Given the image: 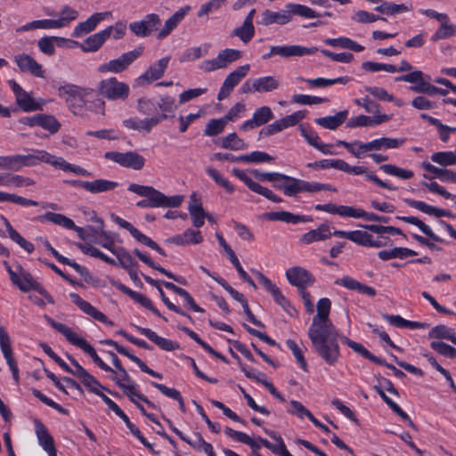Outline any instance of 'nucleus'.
<instances>
[{"label": "nucleus", "instance_id": "5fc2aeb1", "mask_svg": "<svg viewBox=\"0 0 456 456\" xmlns=\"http://www.w3.org/2000/svg\"><path fill=\"white\" fill-rule=\"evenodd\" d=\"M151 385L152 387H156L158 390H159L166 396L177 401L179 403L180 410L183 412L185 411V404H184L183 398L181 393L177 389L167 387V386H165L163 384H159V383H157L154 381H151Z\"/></svg>", "mask_w": 456, "mask_h": 456}, {"label": "nucleus", "instance_id": "ddd939ff", "mask_svg": "<svg viewBox=\"0 0 456 456\" xmlns=\"http://www.w3.org/2000/svg\"><path fill=\"white\" fill-rule=\"evenodd\" d=\"M285 276L290 285L297 289H304L315 282L314 276L306 269L301 266H293L287 269Z\"/></svg>", "mask_w": 456, "mask_h": 456}, {"label": "nucleus", "instance_id": "4c0bfd02", "mask_svg": "<svg viewBox=\"0 0 456 456\" xmlns=\"http://www.w3.org/2000/svg\"><path fill=\"white\" fill-rule=\"evenodd\" d=\"M348 114V110H344L337 112L334 116L317 118L314 122L324 128L335 130L346 120Z\"/></svg>", "mask_w": 456, "mask_h": 456}, {"label": "nucleus", "instance_id": "412c9836", "mask_svg": "<svg viewBox=\"0 0 456 456\" xmlns=\"http://www.w3.org/2000/svg\"><path fill=\"white\" fill-rule=\"evenodd\" d=\"M167 118V114H160L150 118L139 119L137 118H127L123 120L125 127L132 130L144 131L150 133L151 129L159 125L162 120Z\"/></svg>", "mask_w": 456, "mask_h": 456}, {"label": "nucleus", "instance_id": "6e6d98bb", "mask_svg": "<svg viewBox=\"0 0 456 456\" xmlns=\"http://www.w3.org/2000/svg\"><path fill=\"white\" fill-rule=\"evenodd\" d=\"M257 93H268L280 86V80L273 76H266L255 79Z\"/></svg>", "mask_w": 456, "mask_h": 456}, {"label": "nucleus", "instance_id": "79ce46f5", "mask_svg": "<svg viewBox=\"0 0 456 456\" xmlns=\"http://www.w3.org/2000/svg\"><path fill=\"white\" fill-rule=\"evenodd\" d=\"M188 9L189 7L180 9L176 12H175L171 17H169L166 20L164 27L159 31L157 37L159 39L166 38L183 20Z\"/></svg>", "mask_w": 456, "mask_h": 456}, {"label": "nucleus", "instance_id": "e433bc0d", "mask_svg": "<svg viewBox=\"0 0 456 456\" xmlns=\"http://www.w3.org/2000/svg\"><path fill=\"white\" fill-rule=\"evenodd\" d=\"M80 371V374L77 377V379H79V380L81 381V383L86 387H87V389L95 394L96 395H98L100 393H102V391L100 390V388L107 391L109 394H110L111 395L113 396H118V393L117 392H114V391H111L110 389L109 388H106L105 387H103L93 375H91L86 370L82 371L81 370H79Z\"/></svg>", "mask_w": 456, "mask_h": 456}, {"label": "nucleus", "instance_id": "09e8293b", "mask_svg": "<svg viewBox=\"0 0 456 456\" xmlns=\"http://www.w3.org/2000/svg\"><path fill=\"white\" fill-rule=\"evenodd\" d=\"M37 218L40 221H48L67 229L75 227L73 220L59 213L47 212L45 215L39 216Z\"/></svg>", "mask_w": 456, "mask_h": 456}, {"label": "nucleus", "instance_id": "9b49d317", "mask_svg": "<svg viewBox=\"0 0 456 456\" xmlns=\"http://www.w3.org/2000/svg\"><path fill=\"white\" fill-rule=\"evenodd\" d=\"M106 159L111 160L120 166L134 170H141L144 164V158L135 151L118 152L107 151L104 154Z\"/></svg>", "mask_w": 456, "mask_h": 456}, {"label": "nucleus", "instance_id": "774afa93", "mask_svg": "<svg viewBox=\"0 0 456 456\" xmlns=\"http://www.w3.org/2000/svg\"><path fill=\"white\" fill-rule=\"evenodd\" d=\"M430 346L434 351L444 357H449L451 359L456 358V348L444 342L432 341L430 343Z\"/></svg>", "mask_w": 456, "mask_h": 456}, {"label": "nucleus", "instance_id": "4468645a", "mask_svg": "<svg viewBox=\"0 0 456 456\" xmlns=\"http://www.w3.org/2000/svg\"><path fill=\"white\" fill-rule=\"evenodd\" d=\"M232 173L234 176L243 182L249 190L252 191L260 194L266 198L267 200L274 202L280 203L282 201V199L276 194H274L271 190L262 186L258 183L253 181L245 171L239 168H232Z\"/></svg>", "mask_w": 456, "mask_h": 456}, {"label": "nucleus", "instance_id": "603ef678", "mask_svg": "<svg viewBox=\"0 0 456 456\" xmlns=\"http://www.w3.org/2000/svg\"><path fill=\"white\" fill-rule=\"evenodd\" d=\"M404 142V139L382 137L370 142L371 151H381L383 149H396Z\"/></svg>", "mask_w": 456, "mask_h": 456}, {"label": "nucleus", "instance_id": "aec40b11", "mask_svg": "<svg viewBox=\"0 0 456 456\" xmlns=\"http://www.w3.org/2000/svg\"><path fill=\"white\" fill-rule=\"evenodd\" d=\"M14 61L21 72H27L37 77H45L43 66L27 53L14 56Z\"/></svg>", "mask_w": 456, "mask_h": 456}, {"label": "nucleus", "instance_id": "5701e85b", "mask_svg": "<svg viewBox=\"0 0 456 456\" xmlns=\"http://www.w3.org/2000/svg\"><path fill=\"white\" fill-rule=\"evenodd\" d=\"M318 51L317 47H305L302 45H275L272 46V53L279 55L282 58L300 57L315 53Z\"/></svg>", "mask_w": 456, "mask_h": 456}, {"label": "nucleus", "instance_id": "f3484780", "mask_svg": "<svg viewBox=\"0 0 456 456\" xmlns=\"http://www.w3.org/2000/svg\"><path fill=\"white\" fill-rule=\"evenodd\" d=\"M256 275L265 289L272 295L274 302L281 306L284 311L290 314L291 305L276 284L261 272L256 271Z\"/></svg>", "mask_w": 456, "mask_h": 456}, {"label": "nucleus", "instance_id": "b1692460", "mask_svg": "<svg viewBox=\"0 0 456 456\" xmlns=\"http://www.w3.org/2000/svg\"><path fill=\"white\" fill-rule=\"evenodd\" d=\"M108 33L107 30H102L88 37L83 43L73 40H69V42L73 45L78 46L84 53H94L98 51L109 38Z\"/></svg>", "mask_w": 456, "mask_h": 456}, {"label": "nucleus", "instance_id": "f257e3e1", "mask_svg": "<svg viewBox=\"0 0 456 456\" xmlns=\"http://www.w3.org/2000/svg\"><path fill=\"white\" fill-rule=\"evenodd\" d=\"M331 302L329 298H321L317 303V314L314 316L308 330V337L315 353L329 365L334 366L339 357L338 330L329 314Z\"/></svg>", "mask_w": 456, "mask_h": 456}, {"label": "nucleus", "instance_id": "de8ad7c7", "mask_svg": "<svg viewBox=\"0 0 456 456\" xmlns=\"http://www.w3.org/2000/svg\"><path fill=\"white\" fill-rule=\"evenodd\" d=\"M112 285L119 291L123 292L129 297H131L134 301L140 304L142 306L145 307L146 309L151 305L152 301L146 297L145 295L134 291L130 288L126 287V285L122 284L119 281H114L112 282Z\"/></svg>", "mask_w": 456, "mask_h": 456}, {"label": "nucleus", "instance_id": "20e7f679", "mask_svg": "<svg viewBox=\"0 0 456 456\" xmlns=\"http://www.w3.org/2000/svg\"><path fill=\"white\" fill-rule=\"evenodd\" d=\"M48 323L58 332L62 334L66 339L72 345L82 349L86 354H87L93 360V362L102 370L107 372L114 373V370L107 365L97 354L95 349L83 338L77 336L76 332H74L70 328L66 326L63 323L57 322L52 318L45 316Z\"/></svg>", "mask_w": 456, "mask_h": 456}, {"label": "nucleus", "instance_id": "6e6552de", "mask_svg": "<svg viewBox=\"0 0 456 456\" xmlns=\"http://www.w3.org/2000/svg\"><path fill=\"white\" fill-rule=\"evenodd\" d=\"M97 89L100 95L110 101H124L130 94L129 86L124 82L118 81L116 77L101 80Z\"/></svg>", "mask_w": 456, "mask_h": 456}, {"label": "nucleus", "instance_id": "c85d7f7f", "mask_svg": "<svg viewBox=\"0 0 456 456\" xmlns=\"http://www.w3.org/2000/svg\"><path fill=\"white\" fill-rule=\"evenodd\" d=\"M404 202L411 208H416L425 214L434 216L436 217H451L455 218V214L452 213L451 211L438 208L436 207L431 206L427 204L424 201L411 200V199H405Z\"/></svg>", "mask_w": 456, "mask_h": 456}, {"label": "nucleus", "instance_id": "473e14b6", "mask_svg": "<svg viewBox=\"0 0 456 456\" xmlns=\"http://www.w3.org/2000/svg\"><path fill=\"white\" fill-rule=\"evenodd\" d=\"M263 216L268 221H281L287 224H298L312 221L308 216H300L289 211H276L265 213Z\"/></svg>", "mask_w": 456, "mask_h": 456}, {"label": "nucleus", "instance_id": "c756f323", "mask_svg": "<svg viewBox=\"0 0 456 456\" xmlns=\"http://www.w3.org/2000/svg\"><path fill=\"white\" fill-rule=\"evenodd\" d=\"M334 283L349 290H355L361 294H364L371 297L377 295V291L374 288L361 283L348 275H345L342 278L336 280Z\"/></svg>", "mask_w": 456, "mask_h": 456}, {"label": "nucleus", "instance_id": "cd10ccee", "mask_svg": "<svg viewBox=\"0 0 456 456\" xmlns=\"http://www.w3.org/2000/svg\"><path fill=\"white\" fill-rule=\"evenodd\" d=\"M265 433L273 439L277 444H273L265 438L258 436V441L263 444L264 447L270 450L273 453L280 456H293L286 447V444L281 436H278L274 431L265 428Z\"/></svg>", "mask_w": 456, "mask_h": 456}, {"label": "nucleus", "instance_id": "a211bd4d", "mask_svg": "<svg viewBox=\"0 0 456 456\" xmlns=\"http://www.w3.org/2000/svg\"><path fill=\"white\" fill-rule=\"evenodd\" d=\"M12 282L16 285L21 291L28 292L30 290H35L42 295L48 303L53 304L52 296L48 294V292L41 286L40 283L33 279L30 273H24L21 277L17 274V278L12 280Z\"/></svg>", "mask_w": 456, "mask_h": 456}, {"label": "nucleus", "instance_id": "58836bf2", "mask_svg": "<svg viewBox=\"0 0 456 456\" xmlns=\"http://www.w3.org/2000/svg\"><path fill=\"white\" fill-rule=\"evenodd\" d=\"M331 236L330 228L328 224H322L316 229L311 230L303 234L300 241L304 244H310L314 241L324 240Z\"/></svg>", "mask_w": 456, "mask_h": 456}, {"label": "nucleus", "instance_id": "3c124183", "mask_svg": "<svg viewBox=\"0 0 456 456\" xmlns=\"http://www.w3.org/2000/svg\"><path fill=\"white\" fill-rule=\"evenodd\" d=\"M397 219H400L407 224H413L417 226L425 235L432 239L433 240L436 242H443V239L436 235L431 228L423 223L420 219H419L416 216H397Z\"/></svg>", "mask_w": 456, "mask_h": 456}, {"label": "nucleus", "instance_id": "0eeeda50", "mask_svg": "<svg viewBox=\"0 0 456 456\" xmlns=\"http://www.w3.org/2000/svg\"><path fill=\"white\" fill-rule=\"evenodd\" d=\"M144 47L140 45L132 51L122 53L119 57L110 60L98 67L100 73H121L127 69V68L139 57L142 55Z\"/></svg>", "mask_w": 456, "mask_h": 456}, {"label": "nucleus", "instance_id": "1a4fd4ad", "mask_svg": "<svg viewBox=\"0 0 456 456\" xmlns=\"http://www.w3.org/2000/svg\"><path fill=\"white\" fill-rule=\"evenodd\" d=\"M241 57L242 53L240 50L226 48L220 51L215 59L203 61L200 65V69L205 72H211L226 68L230 63L236 61Z\"/></svg>", "mask_w": 456, "mask_h": 456}, {"label": "nucleus", "instance_id": "f03ea898", "mask_svg": "<svg viewBox=\"0 0 456 456\" xmlns=\"http://www.w3.org/2000/svg\"><path fill=\"white\" fill-rule=\"evenodd\" d=\"M41 163L51 165L55 169H60L66 173H73L79 176L89 177L92 175V174L84 167L69 163L62 157H58L45 150L38 149H33L30 153L26 155L16 154L6 156L4 169L17 172L22 167H31Z\"/></svg>", "mask_w": 456, "mask_h": 456}, {"label": "nucleus", "instance_id": "864d4df0", "mask_svg": "<svg viewBox=\"0 0 456 456\" xmlns=\"http://www.w3.org/2000/svg\"><path fill=\"white\" fill-rule=\"evenodd\" d=\"M428 338L438 339H448L456 345V334L454 330L445 325H437L428 333Z\"/></svg>", "mask_w": 456, "mask_h": 456}, {"label": "nucleus", "instance_id": "423d86ee", "mask_svg": "<svg viewBox=\"0 0 456 456\" xmlns=\"http://www.w3.org/2000/svg\"><path fill=\"white\" fill-rule=\"evenodd\" d=\"M94 94L89 87H82L75 84H66L58 88V94L63 98L69 110L74 114H80L86 105L88 98Z\"/></svg>", "mask_w": 456, "mask_h": 456}, {"label": "nucleus", "instance_id": "bb28decb", "mask_svg": "<svg viewBox=\"0 0 456 456\" xmlns=\"http://www.w3.org/2000/svg\"><path fill=\"white\" fill-rule=\"evenodd\" d=\"M342 163V167H340V171H343V172H346V173H348V174H354V175H366V177L372 181L374 183H376L378 186H380L382 188H385V189H387V190H390V191H395L396 190V187L380 180L376 175H374L373 173H367V168L365 167H362V166H354V167H352L350 166L347 162H346L345 160L342 159L341 161Z\"/></svg>", "mask_w": 456, "mask_h": 456}, {"label": "nucleus", "instance_id": "338daca9", "mask_svg": "<svg viewBox=\"0 0 456 456\" xmlns=\"http://www.w3.org/2000/svg\"><path fill=\"white\" fill-rule=\"evenodd\" d=\"M38 118V126L49 131L51 134L57 133L61 128V123L53 115L39 114Z\"/></svg>", "mask_w": 456, "mask_h": 456}, {"label": "nucleus", "instance_id": "393cba45", "mask_svg": "<svg viewBox=\"0 0 456 456\" xmlns=\"http://www.w3.org/2000/svg\"><path fill=\"white\" fill-rule=\"evenodd\" d=\"M36 435L41 447L49 456H57V450L54 444L53 437L49 433L46 427L40 421L35 422Z\"/></svg>", "mask_w": 456, "mask_h": 456}, {"label": "nucleus", "instance_id": "37998d69", "mask_svg": "<svg viewBox=\"0 0 456 456\" xmlns=\"http://www.w3.org/2000/svg\"><path fill=\"white\" fill-rule=\"evenodd\" d=\"M224 433L231 438L236 440L237 442H240L241 444H247L249 446L252 450L257 451L263 446V444L258 441V436L256 439L251 438L246 433H243L241 431H236L232 428L226 427L224 428Z\"/></svg>", "mask_w": 456, "mask_h": 456}, {"label": "nucleus", "instance_id": "72a5a7b5", "mask_svg": "<svg viewBox=\"0 0 456 456\" xmlns=\"http://www.w3.org/2000/svg\"><path fill=\"white\" fill-rule=\"evenodd\" d=\"M169 61V56L161 58L155 64L150 66L139 78L148 84L161 78L168 66Z\"/></svg>", "mask_w": 456, "mask_h": 456}, {"label": "nucleus", "instance_id": "a878e982", "mask_svg": "<svg viewBox=\"0 0 456 456\" xmlns=\"http://www.w3.org/2000/svg\"><path fill=\"white\" fill-rule=\"evenodd\" d=\"M273 118V113L270 107L263 106L256 110L252 118L246 120L240 126L241 130L247 131L267 124Z\"/></svg>", "mask_w": 456, "mask_h": 456}, {"label": "nucleus", "instance_id": "0e129e2a", "mask_svg": "<svg viewBox=\"0 0 456 456\" xmlns=\"http://www.w3.org/2000/svg\"><path fill=\"white\" fill-rule=\"evenodd\" d=\"M449 21L450 20H446V22L441 24L436 31L432 35L431 40L433 42L456 36V25L451 24Z\"/></svg>", "mask_w": 456, "mask_h": 456}, {"label": "nucleus", "instance_id": "13d9d810", "mask_svg": "<svg viewBox=\"0 0 456 456\" xmlns=\"http://www.w3.org/2000/svg\"><path fill=\"white\" fill-rule=\"evenodd\" d=\"M286 7L289 11L290 15L295 14L308 19L322 17V13L315 12L306 5L299 4H289Z\"/></svg>", "mask_w": 456, "mask_h": 456}, {"label": "nucleus", "instance_id": "680f3d73", "mask_svg": "<svg viewBox=\"0 0 456 456\" xmlns=\"http://www.w3.org/2000/svg\"><path fill=\"white\" fill-rule=\"evenodd\" d=\"M379 169L389 175L396 176L403 180L411 179L414 175L411 170L403 169L392 164L381 165Z\"/></svg>", "mask_w": 456, "mask_h": 456}, {"label": "nucleus", "instance_id": "2f4dec72", "mask_svg": "<svg viewBox=\"0 0 456 456\" xmlns=\"http://www.w3.org/2000/svg\"><path fill=\"white\" fill-rule=\"evenodd\" d=\"M135 328L142 335L145 336L151 342L155 343L162 350L174 351L180 347L178 343L158 336L156 332L149 328H142L139 326H135Z\"/></svg>", "mask_w": 456, "mask_h": 456}, {"label": "nucleus", "instance_id": "4d7b16f0", "mask_svg": "<svg viewBox=\"0 0 456 456\" xmlns=\"http://www.w3.org/2000/svg\"><path fill=\"white\" fill-rule=\"evenodd\" d=\"M206 173L215 181V183L220 187L224 188L229 194H232L235 191V187L224 177L220 172L211 167L206 168Z\"/></svg>", "mask_w": 456, "mask_h": 456}, {"label": "nucleus", "instance_id": "052dcab7", "mask_svg": "<svg viewBox=\"0 0 456 456\" xmlns=\"http://www.w3.org/2000/svg\"><path fill=\"white\" fill-rule=\"evenodd\" d=\"M65 41H68V40L63 37H44L38 40L37 46L43 53H45L48 56H52L55 53L54 42H65Z\"/></svg>", "mask_w": 456, "mask_h": 456}, {"label": "nucleus", "instance_id": "f704fd0d", "mask_svg": "<svg viewBox=\"0 0 456 456\" xmlns=\"http://www.w3.org/2000/svg\"><path fill=\"white\" fill-rule=\"evenodd\" d=\"M299 130L301 135L311 146L314 147L322 153L333 154V152L330 151V148L332 147V144L322 143L318 134L313 130L312 127L301 125Z\"/></svg>", "mask_w": 456, "mask_h": 456}, {"label": "nucleus", "instance_id": "6ab92c4d", "mask_svg": "<svg viewBox=\"0 0 456 456\" xmlns=\"http://www.w3.org/2000/svg\"><path fill=\"white\" fill-rule=\"evenodd\" d=\"M69 297L72 302L85 314L91 316L92 318L101 322L109 326H113L114 322L110 321L103 313L99 311L94 305H92L89 302L84 300L77 293H70Z\"/></svg>", "mask_w": 456, "mask_h": 456}, {"label": "nucleus", "instance_id": "7c9ffc66", "mask_svg": "<svg viewBox=\"0 0 456 456\" xmlns=\"http://www.w3.org/2000/svg\"><path fill=\"white\" fill-rule=\"evenodd\" d=\"M389 119L390 117L386 114L376 115L374 117L359 115L350 118L346 123V126L349 128L374 126L387 122Z\"/></svg>", "mask_w": 456, "mask_h": 456}, {"label": "nucleus", "instance_id": "2eb2a0df", "mask_svg": "<svg viewBox=\"0 0 456 456\" xmlns=\"http://www.w3.org/2000/svg\"><path fill=\"white\" fill-rule=\"evenodd\" d=\"M12 90L16 104L25 112L41 110V104L37 102L23 88L13 79L8 81Z\"/></svg>", "mask_w": 456, "mask_h": 456}, {"label": "nucleus", "instance_id": "a19ab883", "mask_svg": "<svg viewBox=\"0 0 456 456\" xmlns=\"http://www.w3.org/2000/svg\"><path fill=\"white\" fill-rule=\"evenodd\" d=\"M291 20V15L289 11H281V12H273L270 10H265L262 13L261 24L264 26H269L271 24H279L284 25L289 22Z\"/></svg>", "mask_w": 456, "mask_h": 456}, {"label": "nucleus", "instance_id": "bf43d9fd", "mask_svg": "<svg viewBox=\"0 0 456 456\" xmlns=\"http://www.w3.org/2000/svg\"><path fill=\"white\" fill-rule=\"evenodd\" d=\"M111 252L117 256L118 265L125 270L137 267V263L132 255L124 248H118Z\"/></svg>", "mask_w": 456, "mask_h": 456}, {"label": "nucleus", "instance_id": "9d476101", "mask_svg": "<svg viewBox=\"0 0 456 456\" xmlns=\"http://www.w3.org/2000/svg\"><path fill=\"white\" fill-rule=\"evenodd\" d=\"M161 26V20L159 14L150 13L141 20L133 21L129 24L130 31L137 37H150L153 32L159 30Z\"/></svg>", "mask_w": 456, "mask_h": 456}, {"label": "nucleus", "instance_id": "7ed1b4c3", "mask_svg": "<svg viewBox=\"0 0 456 456\" xmlns=\"http://www.w3.org/2000/svg\"><path fill=\"white\" fill-rule=\"evenodd\" d=\"M127 190L139 196L146 198L136 203V206L142 208H178L183 200V196L175 195L168 197L152 186L148 185L131 183Z\"/></svg>", "mask_w": 456, "mask_h": 456}, {"label": "nucleus", "instance_id": "dca6fc26", "mask_svg": "<svg viewBox=\"0 0 456 456\" xmlns=\"http://www.w3.org/2000/svg\"><path fill=\"white\" fill-rule=\"evenodd\" d=\"M0 348L12 371V379L18 384L20 381L18 364L12 355L9 334L2 326L0 327Z\"/></svg>", "mask_w": 456, "mask_h": 456}, {"label": "nucleus", "instance_id": "39448f33", "mask_svg": "<svg viewBox=\"0 0 456 456\" xmlns=\"http://www.w3.org/2000/svg\"><path fill=\"white\" fill-rule=\"evenodd\" d=\"M278 190H282L288 197L296 196L299 192H317L321 191H337V189L328 183L307 182L285 175V179H280L273 184Z\"/></svg>", "mask_w": 456, "mask_h": 456}, {"label": "nucleus", "instance_id": "8fccbe9b", "mask_svg": "<svg viewBox=\"0 0 456 456\" xmlns=\"http://www.w3.org/2000/svg\"><path fill=\"white\" fill-rule=\"evenodd\" d=\"M338 338H341L342 342H344L346 346H348L354 352H356L359 354H361L362 357L371 361L374 363H382L379 361V357H378V356L374 355L373 354H371L362 344L357 343L355 341H353V340L349 339L346 336H339Z\"/></svg>", "mask_w": 456, "mask_h": 456}, {"label": "nucleus", "instance_id": "e2e57ef3", "mask_svg": "<svg viewBox=\"0 0 456 456\" xmlns=\"http://www.w3.org/2000/svg\"><path fill=\"white\" fill-rule=\"evenodd\" d=\"M375 11L385 15H395L409 11L408 6L403 4H397L392 2H381V4L375 7Z\"/></svg>", "mask_w": 456, "mask_h": 456}, {"label": "nucleus", "instance_id": "c9c22d12", "mask_svg": "<svg viewBox=\"0 0 456 456\" xmlns=\"http://www.w3.org/2000/svg\"><path fill=\"white\" fill-rule=\"evenodd\" d=\"M134 254L142 262H143L145 265H147L149 267H151V268H152L154 270L159 271L162 274L166 275L167 278H169L171 280H174L175 281H176V282H178L180 284H183V285H186L187 284V281H186V280L183 277L175 275L173 273L167 271V269H165L164 267L160 266L159 265H157L155 262H153L150 258V256H148L144 253L141 252L139 249L135 248L134 250Z\"/></svg>", "mask_w": 456, "mask_h": 456}, {"label": "nucleus", "instance_id": "ea45409f", "mask_svg": "<svg viewBox=\"0 0 456 456\" xmlns=\"http://www.w3.org/2000/svg\"><path fill=\"white\" fill-rule=\"evenodd\" d=\"M0 220L3 224L5 226L6 231L9 234V237L12 240L16 242L20 247H21L28 253H32L35 250L34 245L25 240L11 224L9 220L3 215L0 216Z\"/></svg>", "mask_w": 456, "mask_h": 456}, {"label": "nucleus", "instance_id": "a18cd8bd", "mask_svg": "<svg viewBox=\"0 0 456 456\" xmlns=\"http://www.w3.org/2000/svg\"><path fill=\"white\" fill-rule=\"evenodd\" d=\"M324 44L333 47H339L343 49H349L354 52L359 53L364 50V47L349 37H340L338 38H327Z\"/></svg>", "mask_w": 456, "mask_h": 456}, {"label": "nucleus", "instance_id": "69168bd1", "mask_svg": "<svg viewBox=\"0 0 456 456\" xmlns=\"http://www.w3.org/2000/svg\"><path fill=\"white\" fill-rule=\"evenodd\" d=\"M221 147L232 151H240L246 149L245 142L239 138L236 133L229 134L221 139Z\"/></svg>", "mask_w": 456, "mask_h": 456}, {"label": "nucleus", "instance_id": "49530a36", "mask_svg": "<svg viewBox=\"0 0 456 456\" xmlns=\"http://www.w3.org/2000/svg\"><path fill=\"white\" fill-rule=\"evenodd\" d=\"M250 69L249 64H245L237 67L232 72H231L224 79V85L232 91L239 85V83L248 75Z\"/></svg>", "mask_w": 456, "mask_h": 456}, {"label": "nucleus", "instance_id": "4be33fe9", "mask_svg": "<svg viewBox=\"0 0 456 456\" xmlns=\"http://www.w3.org/2000/svg\"><path fill=\"white\" fill-rule=\"evenodd\" d=\"M111 16L110 12H95L87 18L86 20L79 22L73 29L72 37H81L94 31L98 24L107 17Z\"/></svg>", "mask_w": 456, "mask_h": 456}, {"label": "nucleus", "instance_id": "f8f14e48", "mask_svg": "<svg viewBox=\"0 0 456 456\" xmlns=\"http://www.w3.org/2000/svg\"><path fill=\"white\" fill-rule=\"evenodd\" d=\"M64 183L73 187L82 188L92 194L110 191L118 186V183L102 178L93 181L65 180Z\"/></svg>", "mask_w": 456, "mask_h": 456}, {"label": "nucleus", "instance_id": "c03bdc74", "mask_svg": "<svg viewBox=\"0 0 456 456\" xmlns=\"http://www.w3.org/2000/svg\"><path fill=\"white\" fill-rule=\"evenodd\" d=\"M116 385L122 389L123 393L129 397L131 402H134V397H136L138 400L145 403L149 407L153 409L157 408L155 403L151 402L145 395L137 390L136 384H123L120 383L119 379H116Z\"/></svg>", "mask_w": 456, "mask_h": 456}]
</instances>
